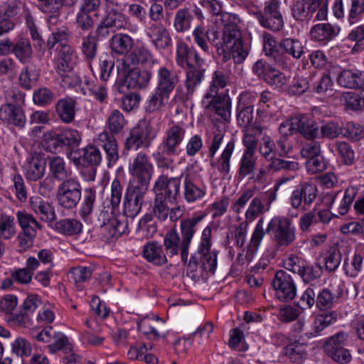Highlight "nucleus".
I'll list each match as a JSON object with an SVG mask.
<instances>
[{"label":"nucleus","mask_w":364,"mask_h":364,"mask_svg":"<svg viewBox=\"0 0 364 364\" xmlns=\"http://www.w3.org/2000/svg\"><path fill=\"white\" fill-rule=\"evenodd\" d=\"M175 60L180 68H187L184 81L186 91L178 95L182 101H186L193 97L196 88L201 84L208 65L198 51L183 41L176 43Z\"/></svg>","instance_id":"nucleus-1"},{"label":"nucleus","mask_w":364,"mask_h":364,"mask_svg":"<svg viewBox=\"0 0 364 364\" xmlns=\"http://www.w3.org/2000/svg\"><path fill=\"white\" fill-rule=\"evenodd\" d=\"M204 215H194L181 220V236L176 228H171L166 233L164 246L168 257H172L180 253L183 262H187L189 247L196 232V225L204 218Z\"/></svg>","instance_id":"nucleus-2"},{"label":"nucleus","mask_w":364,"mask_h":364,"mask_svg":"<svg viewBox=\"0 0 364 364\" xmlns=\"http://www.w3.org/2000/svg\"><path fill=\"white\" fill-rule=\"evenodd\" d=\"M225 133L219 130L213 133L206 139L208 146V157L210 159V166L216 168L223 176H227L230 171V161L235 149V141L231 139L223 148L218 159L215 156L219 150Z\"/></svg>","instance_id":"nucleus-3"},{"label":"nucleus","mask_w":364,"mask_h":364,"mask_svg":"<svg viewBox=\"0 0 364 364\" xmlns=\"http://www.w3.org/2000/svg\"><path fill=\"white\" fill-rule=\"evenodd\" d=\"M80 141L81 134L77 129L66 128L60 133H56L54 131L44 133L41 144L46 151L59 154L65 149L72 151L76 149Z\"/></svg>","instance_id":"nucleus-4"},{"label":"nucleus","mask_w":364,"mask_h":364,"mask_svg":"<svg viewBox=\"0 0 364 364\" xmlns=\"http://www.w3.org/2000/svg\"><path fill=\"white\" fill-rule=\"evenodd\" d=\"M255 194V188L245 189L231 205L232 210L235 213L239 214L250 200L245 213V220L243 221L248 224L252 223L257 218L267 212L262 198H260L259 196L254 197Z\"/></svg>","instance_id":"nucleus-5"},{"label":"nucleus","mask_w":364,"mask_h":364,"mask_svg":"<svg viewBox=\"0 0 364 364\" xmlns=\"http://www.w3.org/2000/svg\"><path fill=\"white\" fill-rule=\"evenodd\" d=\"M266 232L271 235L277 247H287L296 239V228L291 221L285 217L272 218L267 225Z\"/></svg>","instance_id":"nucleus-6"},{"label":"nucleus","mask_w":364,"mask_h":364,"mask_svg":"<svg viewBox=\"0 0 364 364\" xmlns=\"http://www.w3.org/2000/svg\"><path fill=\"white\" fill-rule=\"evenodd\" d=\"M156 136V132L147 122H139L131 129L125 141V149L137 150L139 147L149 148Z\"/></svg>","instance_id":"nucleus-7"},{"label":"nucleus","mask_w":364,"mask_h":364,"mask_svg":"<svg viewBox=\"0 0 364 364\" xmlns=\"http://www.w3.org/2000/svg\"><path fill=\"white\" fill-rule=\"evenodd\" d=\"M181 180L177 177L160 176L154 183L153 191L157 197L170 204L178 202L180 198Z\"/></svg>","instance_id":"nucleus-8"},{"label":"nucleus","mask_w":364,"mask_h":364,"mask_svg":"<svg viewBox=\"0 0 364 364\" xmlns=\"http://www.w3.org/2000/svg\"><path fill=\"white\" fill-rule=\"evenodd\" d=\"M82 197L81 186L73 178L63 181L59 185L57 199L60 206L65 209H73L77 206Z\"/></svg>","instance_id":"nucleus-9"},{"label":"nucleus","mask_w":364,"mask_h":364,"mask_svg":"<svg viewBox=\"0 0 364 364\" xmlns=\"http://www.w3.org/2000/svg\"><path fill=\"white\" fill-rule=\"evenodd\" d=\"M279 0H270L265 3L262 11L255 14L260 25L272 31H279L284 26V20L279 11Z\"/></svg>","instance_id":"nucleus-10"},{"label":"nucleus","mask_w":364,"mask_h":364,"mask_svg":"<svg viewBox=\"0 0 364 364\" xmlns=\"http://www.w3.org/2000/svg\"><path fill=\"white\" fill-rule=\"evenodd\" d=\"M272 284L279 300L288 302L295 298L296 295V285L292 277L287 272L284 270L277 271L275 273Z\"/></svg>","instance_id":"nucleus-11"},{"label":"nucleus","mask_w":364,"mask_h":364,"mask_svg":"<svg viewBox=\"0 0 364 364\" xmlns=\"http://www.w3.org/2000/svg\"><path fill=\"white\" fill-rule=\"evenodd\" d=\"M201 103L205 109L214 112L224 120L228 121L230 119L231 100L228 95L219 93H205Z\"/></svg>","instance_id":"nucleus-12"},{"label":"nucleus","mask_w":364,"mask_h":364,"mask_svg":"<svg viewBox=\"0 0 364 364\" xmlns=\"http://www.w3.org/2000/svg\"><path fill=\"white\" fill-rule=\"evenodd\" d=\"M186 135V129L178 124H173L165 132L161 142L163 152L168 156H176L180 152V146Z\"/></svg>","instance_id":"nucleus-13"},{"label":"nucleus","mask_w":364,"mask_h":364,"mask_svg":"<svg viewBox=\"0 0 364 364\" xmlns=\"http://www.w3.org/2000/svg\"><path fill=\"white\" fill-rule=\"evenodd\" d=\"M223 29V44L229 48V45L242 39L240 28V19L235 14L224 12L220 18Z\"/></svg>","instance_id":"nucleus-14"},{"label":"nucleus","mask_w":364,"mask_h":364,"mask_svg":"<svg viewBox=\"0 0 364 364\" xmlns=\"http://www.w3.org/2000/svg\"><path fill=\"white\" fill-rule=\"evenodd\" d=\"M129 171L132 179L151 181L154 173V166L148 155L139 152L129 164Z\"/></svg>","instance_id":"nucleus-15"},{"label":"nucleus","mask_w":364,"mask_h":364,"mask_svg":"<svg viewBox=\"0 0 364 364\" xmlns=\"http://www.w3.org/2000/svg\"><path fill=\"white\" fill-rule=\"evenodd\" d=\"M145 33L151 43L159 50L167 49L172 46V39L168 29L161 23H149Z\"/></svg>","instance_id":"nucleus-16"},{"label":"nucleus","mask_w":364,"mask_h":364,"mask_svg":"<svg viewBox=\"0 0 364 364\" xmlns=\"http://www.w3.org/2000/svg\"><path fill=\"white\" fill-rule=\"evenodd\" d=\"M139 63L154 66L158 65L159 61L154 58V55L147 47L140 46L136 47L132 52L124 56L122 60V68H124L135 67Z\"/></svg>","instance_id":"nucleus-17"},{"label":"nucleus","mask_w":364,"mask_h":364,"mask_svg":"<svg viewBox=\"0 0 364 364\" xmlns=\"http://www.w3.org/2000/svg\"><path fill=\"white\" fill-rule=\"evenodd\" d=\"M119 69L124 72V83L129 89H142L146 87L152 77V73L149 70H141L135 67L124 68L121 64Z\"/></svg>","instance_id":"nucleus-18"},{"label":"nucleus","mask_w":364,"mask_h":364,"mask_svg":"<svg viewBox=\"0 0 364 364\" xmlns=\"http://www.w3.org/2000/svg\"><path fill=\"white\" fill-rule=\"evenodd\" d=\"M96 145L101 147L106 154L107 165L112 166L119 159L118 144L112 134L105 131L99 134L95 140Z\"/></svg>","instance_id":"nucleus-19"},{"label":"nucleus","mask_w":364,"mask_h":364,"mask_svg":"<svg viewBox=\"0 0 364 364\" xmlns=\"http://www.w3.org/2000/svg\"><path fill=\"white\" fill-rule=\"evenodd\" d=\"M254 93L245 92L240 95L237 103V120L240 126L246 127L253 119Z\"/></svg>","instance_id":"nucleus-20"},{"label":"nucleus","mask_w":364,"mask_h":364,"mask_svg":"<svg viewBox=\"0 0 364 364\" xmlns=\"http://www.w3.org/2000/svg\"><path fill=\"white\" fill-rule=\"evenodd\" d=\"M41 304V301L37 295H28L24 300L20 311L14 314L11 320L20 326L27 328L31 324L30 315Z\"/></svg>","instance_id":"nucleus-21"},{"label":"nucleus","mask_w":364,"mask_h":364,"mask_svg":"<svg viewBox=\"0 0 364 364\" xmlns=\"http://www.w3.org/2000/svg\"><path fill=\"white\" fill-rule=\"evenodd\" d=\"M30 208L38 218L45 223H50L55 220L54 207L39 196H32L29 200Z\"/></svg>","instance_id":"nucleus-22"},{"label":"nucleus","mask_w":364,"mask_h":364,"mask_svg":"<svg viewBox=\"0 0 364 364\" xmlns=\"http://www.w3.org/2000/svg\"><path fill=\"white\" fill-rule=\"evenodd\" d=\"M77 55L73 48L68 44H61L55 62L58 73L72 71L77 62Z\"/></svg>","instance_id":"nucleus-23"},{"label":"nucleus","mask_w":364,"mask_h":364,"mask_svg":"<svg viewBox=\"0 0 364 364\" xmlns=\"http://www.w3.org/2000/svg\"><path fill=\"white\" fill-rule=\"evenodd\" d=\"M264 222V219L263 217H261L257 221L252 234L250 243L247 245L246 255H245L243 253H239L237 257V260L239 264L242 265L244 264L245 261L250 260L255 252L257 250L258 247L264 236V230L263 228Z\"/></svg>","instance_id":"nucleus-24"},{"label":"nucleus","mask_w":364,"mask_h":364,"mask_svg":"<svg viewBox=\"0 0 364 364\" xmlns=\"http://www.w3.org/2000/svg\"><path fill=\"white\" fill-rule=\"evenodd\" d=\"M291 120L294 132H299L306 139H313L318 136V125L307 116L304 114L296 115L291 117Z\"/></svg>","instance_id":"nucleus-25"},{"label":"nucleus","mask_w":364,"mask_h":364,"mask_svg":"<svg viewBox=\"0 0 364 364\" xmlns=\"http://www.w3.org/2000/svg\"><path fill=\"white\" fill-rule=\"evenodd\" d=\"M338 83L348 89H364V71L344 69L338 75Z\"/></svg>","instance_id":"nucleus-26"},{"label":"nucleus","mask_w":364,"mask_h":364,"mask_svg":"<svg viewBox=\"0 0 364 364\" xmlns=\"http://www.w3.org/2000/svg\"><path fill=\"white\" fill-rule=\"evenodd\" d=\"M279 49L281 55L290 56L294 60L301 59L306 53V48L303 43L296 38H284L279 42Z\"/></svg>","instance_id":"nucleus-27"},{"label":"nucleus","mask_w":364,"mask_h":364,"mask_svg":"<svg viewBox=\"0 0 364 364\" xmlns=\"http://www.w3.org/2000/svg\"><path fill=\"white\" fill-rule=\"evenodd\" d=\"M339 32V26L330 23H321L311 28L310 36L314 41L327 43L336 38Z\"/></svg>","instance_id":"nucleus-28"},{"label":"nucleus","mask_w":364,"mask_h":364,"mask_svg":"<svg viewBox=\"0 0 364 364\" xmlns=\"http://www.w3.org/2000/svg\"><path fill=\"white\" fill-rule=\"evenodd\" d=\"M156 81V89L170 95L178 82V77L177 75L170 71L168 68L161 66L157 70Z\"/></svg>","instance_id":"nucleus-29"},{"label":"nucleus","mask_w":364,"mask_h":364,"mask_svg":"<svg viewBox=\"0 0 364 364\" xmlns=\"http://www.w3.org/2000/svg\"><path fill=\"white\" fill-rule=\"evenodd\" d=\"M46 163L38 155L31 156L27 159L25 164V177L28 181H37L45 174Z\"/></svg>","instance_id":"nucleus-30"},{"label":"nucleus","mask_w":364,"mask_h":364,"mask_svg":"<svg viewBox=\"0 0 364 364\" xmlns=\"http://www.w3.org/2000/svg\"><path fill=\"white\" fill-rule=\"evenodd\" d=\"M183 187L184 198L187 203H193L202 198L206 193L205 186L189 176L184 178Z\"/></svg>","instance_id":"nucleus-31"},{"label":"nucleus","mask_w":364,"mask_h":364,"mask_svg":"<svg viewBox=\"0 0 364 364\" xmlns=\"http://www.w3.org/2000/svg\"><path fill=\"white\" fill-rule=\"evenodd\" d=\"M76 101L71 97L59 100L55 105V110L59 119L65 124L75 120L76 114Z\"/></svg>","instance_id":"nucleus-32"},{"label":"nucleus","mask_w":364,"mask_h":364,"mask_svg":"<svg viewBox=\"0 0 364 364\" xmlns=\"http://www.w3.org/2000/svg\"><path fill=\"white\" fill-rule=\"evenodd\" d=\"M112 4V1H107L105 4L106 14L102 18V21L111 28L116 30L126 28L128 23L127 17L117 9L110 8L109 5Z\"/></svg>","instance_id":"nucleus-33"},{"label":"nucleus","mask_w":364,"mask_h":364,"mask_svg":"<svg viewBox=\"0 0 364 364\" xmlns=\"http://www.w3.org/2000/svg\"><path fill=\"white\" fill-rule=\"evenodd\" d=\"M0 119L19 127H23L26 121L23 111L20 107H9V105L1 106Z\"/></svg>","instance_id":"nucleus-34"},{"label":"nucleus","mask_w":364,"mask_h":364,"mask_svg":"<svg viewBox=\"0 0 364 364\" xmlns=\"http://www.w3.org/2000/svg\"><path fill=\"white\" fill-rule=\"evenodd\" d=\"M337 320V314L335 311L318 314L313 323L311 331L306 333L307 338H312L321 335V333L328 326L334 323Z\"/></svg>","instance_id":"nucleus-35"},{"label":"nucleus","mask_w":364,"mask_h":364,"mask_svg":"<svg viewBox=\"0 0 364 364\" xmlns=\"http://www.w3.org/2000/svg\"><path fill=\"white\" fill-rule=\"evenodd\" d=\"M80 43V50L82 56L88 62L93 60L97 54L98 39L92 32L82 36Z\"/></svg>","instance_id":"nucleus-36"},{"label":"nucleus","mask_w":364,"mask_h":364,"mask_svg":"<svg viewBox=\"0 0 364 364\" xmlns=\"http://www.w3.org/2000/svg\"><path fill=\"white\" fill-rule=\"evenodd\" d=\"M134 45V39L127 34L117 33L114 35L109 41L112 50L118 55H124L132 52Z\"/></svg>","instance_id":"nucleus-37"},{"label":"nucleus","mask_w":364,"mask_h":364,"mask_svg":"<svg viewBox=\"0 0 364 364\" xmlns=\"http://www.w3.org/2000/svg\"><path fill=\"white\" fill-rule=\"evenodd\" d=\"M143 255L147 261L156 265H162L167 262L166 254L156 241L149 242L144 245Z\"/></svg>","instance_id":"nucleus-38"},{"label":"nucleus","mask_w":364,"mask_h":364,"mask_svg":"<svg viewBox=\"0 0 364 364\" xmlns=\"http://www.w3.org/2000/svg\"><path fill=\"white\" fill-rule=\"evenodd\" d=\"M54 228L62 235L73 236L82 232V224L76 219L65 218L56 222Z\"/></svg>","instance_id":"nucleus-39"},{"label":"nucleus","mask_w":364,"mask_h":364,"mask_svg":"<svg viewBox=\"0 0 364 364\" xmlns=\"http://www.w3.org/2000/svg\"><path fill=\"white\" fill-rule=\"evenodd\" d=\"M103 225L109 231L111 237H117L125 232L127 228V222L124 215H112L107 222H103Z\"/></svg>","instance_id":"nucleus-40"},{"label":"nucleus","mask_w":364,"mask_h":364,"mask_svg":"<svg viewBox=\"0 0 364 364\" xmlns=\"http://www.w3.org/2000/svg\"><path fill=\"white\" fill-rule=\"evenodd\" d=\"M264 50L267 55L272 57L274 60L282 66L287 65V62L281 55L279 49V43H277L275 38L270 34H266L263 38Z\"/></svg>","instance_id":"nucleus-41"},{"label":"nucleus","mask_w":364,"mask_h":364,"mask_svg":"<svg viewBox=\"0 0 364 364\" xmlns=\"http://www.w3.org/2000/svg\"><path fill=\"white\" fill-rule=\"evenodd\" d=\"M13 53L21 63H28L33 55L30 41L25 38H20L16 43H14Z\"/></svg>","instance_id":"nucleus-42"},{"label":"nucleus","mask_w":364,"mask_h":364,"mask_svg":"<svg viewBox=\"0 0 364 364\" xmlns=\"http://www.w3.org/2000/svg\"><path fill=\"white\" fill-rule=\"evenodd\" d=\"M284 354L292 362L301 363L307 356L306 346L299 342H294L284 348Z\"/></svg>","instance_id":"nucleus-43"},{"label":"nucleus","mask_w":364,"mask_h":364,"mask_svg":"<svg viewBox=\"0 0 364 364\" xmlns=\"http://www.w3.org/2000/svg\"><path fill=\"white\" fill-rule=\"evenodd\" d=\"M213 324L210 323H206L204 326H203V327L198 328L196 331H194L191 335L188 336V337L176 341L174 344L176 351L178 353L186 351V348H181L182 343H185L186 341H189V346L192 345V340L191 338V336H199L202 339H208L210 334L213 332Z\"/></svg>","instance_id":"nucleus-44"},{"label":"nucleus","mask_w":364,"mask_h":364,"mask_svg":"<svg viewBox=\"0 0 364 364\" xmlns=\"http://www.w3.org/2000/svg\"><path fill=\"white\" fill-rule=\"evenodd\" d=\"M333 296L336 299L346 300L350 296H355L358 294L356 286L353 284L346 285L342 280H336L332 284Z\"/></svg>","instance_id":"nucleus-45"},{"label":"nucleus","mask_w":364,"mask_h":364,"mask_svg":"<svg viewBox=\"0 0 364 364\" xmlns=\"http://www.w3.org/2000/svg\"><path fill=\"white\" fill-rule=\"evenodd\" d=\"M257 157L255 154L243 152L239 162L238 175L241 178L251 175L255 170Z\"/></svg>","instance_id":"nucleus-46"},{"label":"nucleus","mask_w":364,"mask_h":364,"mask_svg":"<svg viewBox=\"0 0 364 364\" xmlns=\"http://www.w3.org/2000/svg\"><path fill=\"white\" fill-rule=\"evenodd\" d=\"M95 201V189L92 188H85L82 195V201L81 203L79 212L80 215L82 218H86L92 213Z\"/></svg>","instance_id":"nucleus-47"},{"label":"nucleus","mask_w":364,"mask_h":364,"mask_svg":"<svg viewBox=\"0 0 364 364\" xmlns=\"http://www.w3.org/2000/svg\"><path fill=\"white\" fill-rule=\"evenodd\" d=\"M310 85L312 91L318 94H323L332 86V80L329 75L321 74L317 76L316 74L309 75Z\"/></svg>","instance_id":"nucleus-48"},{"label":"nucleus","mask_w":364,"mask_h":364,"mask_svg":"<svg viewBox=\"0 0 364 364\" xmlns=\"http://www.w3.org/2000/svg\"><path fill=\"white\" fill-rule=\"evenodd\" d=\"M193 16L188 9H181L176 13L173 27L178 33H183L191 28Z\"/></svg>","instance_id":"nucleus-49"},{"label":"nucleus","mask_w":364,"mask_h":364,"mask_svg":"<svg viewBox=\"0 0 364 364\" xmlns=\"http://www.w3.org/2000/svg\"><path fill=\"white\" fill-rule=\"evenodd\" d=\"M150 181L131 179L126 190L125 195L144 200Z\"/></svg>","instance_id":"nucleus-50"},{"label":"nucleus","mask_w":364,"mask_h":364,"mask_svg":"<svg viewBox=\"0 0 364 364\" xmlns=\"http://www.w3.org/2000/svg\"><path fill=\"white\" fill-rule=\"evenodd\" d=\"M358 188L355 186H350L345 190L341 201L336 203V213L339 215H345L348 210L358 194Z\"/></svg>","instance_id":"nucleus-51"},{"label":"nucleus","mask_w":364,"mask_h":364,"mask_svg":"<svg viewBox=\"0 0 364 364\" xmlns=\"http://www.w3.org/2000/svg\"><path fill=\"white\" fill-rule=\"evenodd\" d=\"M159 323L163 324V321L158 317L156 319L144 318L137 323L138 329L142 333L148 336L150 338L155 339L159 337L157 328H159Z\"/></svg>","instance_id":"nucleus-52"},{"label":"nucleus","mask_w":364,"mask_h":364,"mask_svg":"<svg viewBox=\"0 0 364 364\" xmlns=\"http://www.w3.org/2000/svg\"><path fill=\"white\" fill-rule=\"evenodd\" d=\"M39 73L33 66H26L20 73L18 80L21 86L30 90L34 87L38 80Z\"/></svg>","instance_id":"nucleus-53"},{"label":"nucleus","mask_w":364,"mask_h":364,"mask_svg":"<svg viewBox=\"0 0 364 364\" xmlns=\"http://www.w3.org/2000/svg\"><path fill=\"white\" fill-rule=\"evenodd\" d=\"M48 351L55 353L59 350H64L65 353L71 351V345L68 343L67 336L61 332H54L53 338L51 343L47 346Z\"/></svg>","instance_id":"nucleus-54"},{"label":"nucleus","mask_w":364,"mask_h":364,"mask_svg":"<svg viewBox=\"0 0 364 364\" xmlns=\"http://www.w3.org/2000/svg\"><path fill=\"white\" fill-rule=\"evenodd\" d=\"M210 30L202 26H197L192 32L195 43L205 53L209 54L210 47L208 45Z\"/></svg>","instance_id":"nucleus-55"},{"label":"nucleus","mask_w":364,"mask_h":364,"mask_svg":"<svg viewBox=\"0 0 364 364\" xmlns=\"http://www.w3.org/2000/svg\"><path fill=\"white\" fill-rule=\"evenodd\" d=\"M125 124L126 121L121 112L114 109L110 112L107 120V126L110 134H117L120 133Z\"/></svg>","instance_id":"nucleus-56"},{"label":"nucleus","mask_w":364,"mask_h":364,"mask_svg":"<svg viewBox=\"0 0 364 364\" xmlns=\"http://www.w3.org/2000/svg\"><path fill=\"white\" fill-rule=\"evenodd\" d=\"M16 234L14 218L0 212V238L9 240Z\"/></svg>","instance_id":"nucleus-57"},{"label":"nucleus","mask_w":364,"mask_h":364,"mask_svg":"<svg viewBox=\"0 0 364 364\" xmlns=\"http://www.w3.org/2000/svg\"><path fill=\"white\" fill-rule=\"evenodd\" d=\"M309 77L305 78L303 77H295L291 80L287 88V92L290 95L299 96L310 89Z\"/></svg>","instance_id":"nucleus-58"},{"label":"nucleus","mask_w":364,"mask_h":364,"mask_svg":"<svg viewBox=\"0 0 364 364\" xmlns=\"http://www.w3.org/2000/svg\"><path fill=\"white\" fill-rule=\"evenodd\" d=\"M322 272V267L319 264L314 263L309 265L305 262L299 275L304 282L309 283L319 278Z\"/></svg>","instance_id":"nucleus-59"},{"label":"nucleus","mask_w":364,"mask_h":364,"mask_svg":"<svg viewBox=\"0 0 364 364\" xmlns=\"http://www.w3.org/2000/svg\"><path fill=\"white\" fill-rule=\"evenodd\" d=\"M17 218L22 232H28L30 230L31 232H36V229L41 230L42 228V225L32 215L19 211L17 213Z\"/></svg>","instance_id":"nucleus-60"},{"label":"nucleus","mask_w":364,"mask_h":364,"mask_svg":"<svg viewBox=\"0 0 364 364\" xmlns=\"http://www.w3.org/2000/svg\"><path fill=\"white\" fill-rule=\"evenodd\" d=\"M336 151L338 157L346 165H351L355 159V154L351 146L346 141H336Z\"/></svg>","instance_id":"nucleus-61"},{"label":"nucleus","mask_w":364,"mask_h":364,"mask_svg":"<svg viewBox=\"0 0 364 364\" xmlns=\"http://www.w3.org/2000/svg\"><path fill=\"white\" fill-rule=\"evenodd\" d=\"M309 0H295L292 6V16L297 21H306L311 18L309 9Z\"/></svg>","instance_id":"nucleus-62"},{"label":"nucleus","mask_w":364,"mask_h":364,"mask_svg":"<svg viewBox=\"0 0 364 364\" xmlns=\"http://www.w3.org/2000/svg\"><path fill=\"white\" fill-rule=\"evenodd\" d=\"M24 3L21 0H6L0 6V17L11 18L17 15Z\"/></svg>","instance_id":"nucleus-63"},{"label":"nucleus","mask_w":364,"mask_h":364,"mask_svg":"<svg viewBox=\"0 0 364 364\" xmlns=\"http://www.w3.org/2000/svg\"><path fill=\"white\" fill-rule=\"evenodd\" d=\"M50 171L58 180H63L68 176V171L65 168V164L63 158L54 156L49 161Z\"/></svg>","instance_id":"nucleus-64"}]
</instances>
